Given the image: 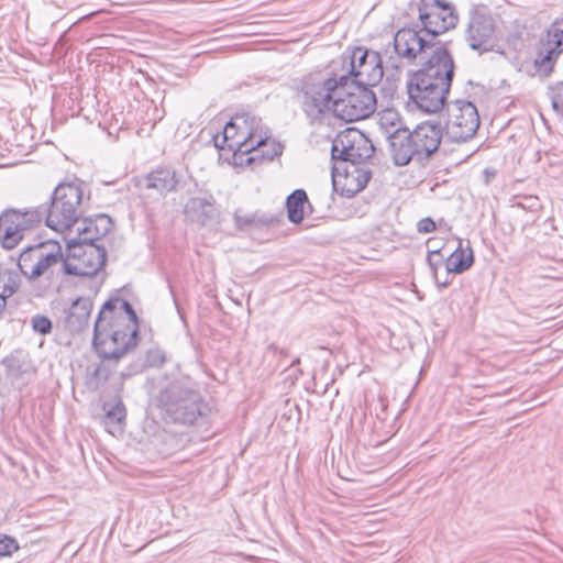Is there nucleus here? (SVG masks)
<instances>
[{"instance_id": "f257e3e1", "label": "nucleus", "mask_w": 563, "mask_h": 563, "mask_svg": "<svg viewBox=\"0 0 563 563\" xmlns=\"http://www.w3.org/2000/svg\"><path fill=\"white\" fill-rule=\"evenodd\" d=\"M114 301H106L98 313L93 327L92 349L101 361L118 363L128 352L137 345V327L121 325V316H111L108 311Z\"/></svg>"}, {"instance_id": "f03ea898", "label": "nucleus", "mask_w": 563, "mask_h": 563, "mask_svg": "<svg viewBox=\"0 0 563 563\" xmlns=\"http://www.w3.org/2000/svg\"><path fill=\"white\" fill-rule=\"evenodd\" d=\"M336 89L338 74L313 71L296 81V99L311 125L334 114Z\"/></svg>"}, {"instance_id": "7ed1b4c3", "label": "nucleus", "mask_w": 563, "mask_h": 563, "mask_svg": "<svg viewBox=\"0 0 563 563\" xmlns=\"http://www.w3.org/2000/svg\"><path fill=\"white\" fill-rule=\"evenodd\" d=\"M157 402L165 419L179 424L203 423L210 411L200 393L180 382H173L161 390Z\"/></svg>"}, {"instance_id": "20e7f679", "label": "nucleus", "mask_w": 563, "mask_h": 563, "mask_svg": "<svg viewBox=\"0 0 563 563\" xmlns=\"http://www.w3.org/2000/svg\"><path fill=\"white\" fill-rule=\"evenodd\" d=\"M82 187L78 181L59 183L52 192L48 206H40L42 221L57 231L71 232V228L82 218Z\"/></svg>"}, {"instance_id": "39448f33", "label": "nucleus", "mask_w": 563, "mask_h": 563, "mask_svg": "<svg viewBox=\"0 0 563 563\" xmlns=\"http://www.w3.org/2000/svg\"><path fill=\"white\" fill-rule=\"evenodd\" d=\"M372 86L352 82L347 75H338L334 115L345 122L363 120L372 115L377 99Z\"/></svg>"}, {"instance_id": "423d86ee", "label": "nucleus", "mask_w": 563, "mask_h": 563, "mask_svg": "<svg viewBox=\"0 0 563 563\" xmlns=\"http://www.w3.org/2000/svg\"><path fill=\"white\" fill-rule=\"evenodd\" d=\"M66 241V258L62 271L67 275L92 277L99 273L107 261V251L96 243Z\"/></svg>"}, {"instance_id": "0eeeda50", "label": "nucleus", "mask_w": 563, "mask_h": 563, "mask_svg": "<svg viewBox=\"0 0 563 563\" xmlns=\"http://www.w3.org/2000/svg\"><path fill=\"white\" fill-rule=\"evenodd\" d=\"M342 68L352 82L376 86L384 76L383 62L376 51L356 46L347 48L341 56Z\"/></svg>"}, {"instance_id": "6e6552de", "label": "nucleus", "mask_w": 563, "mask_h": 563, "mask_svg": "<svg viewBox=\"0 0 563 563\" xmlns=\"http://www.w3.org/2000/svg\"><path fill=\"white\" fill-rule=\"evenodd\" d=\"M417 9L421 31L433 41L454 30L460 21L456 7L446 0H418Z\"/></svg>"}, {"instance_id": "1a4fd4ad", "label": "nucleus", "mask_w": 563, "mask_h": 563, "mask_svg": "<svg viewBox=\"0 0 563 563\" xmlns=\"http://www.w3.org/2000/svg\"><path fill=\"white\" fill-rule=\"evenodd\" d=\"M42 211L36 208L20 210L8 208L0 213V243L14 249L32 230L42 223Z\"/></svg>"}, {"instance_id": "9d476101", "label": "nucleus", "mask_w": 563, "mask_h": 563, "mask_svg": "<svg viewBox=\"0 0 563 563\" xmlns=\"http://www.w3.org/2000/svg\"><path fill=\"white\" fill-rule=\"evenodd\" d=\"M374 153L372 141L354 128L345 129L332 141L331 158L334 164L365 165Z\"/></svg>"}, {"instance_id": "9b49d317", "label": "nucleus", "mask_w": 563, "mask_h": 563, "mask_svg": "<svg viewBox=\"0 0 563 563\" xmlns=\"http://www.w3.org/2000/svg\"><path fill=\"white\" fill-rule=\"evenodd\" d=\"M479 114L476 107L467 100H455L448 106L444 132L455 143L472 139L479 128Z\"/></svg>"}, {"instance_id": "f8f14e48", "label": "nucleus", "mask_w": 563, "mask_h": 563, "mask_svg": "<svg viewBox=\"0 0 563 563\" xmlns=\"http://www.w3.org/2000/svg\"><path fill=\"white\" fill-rule=\"evenodd\" d=\"M495 31L496 23L489 9L484 4H472L464 32L468 47L481 54L492 51Z\"/></svg>"}, {"instance_id": "ddd939ff", "label": "nucleus", "mask_w": 563, "mask_h": 563, "mask_svg": "<svg viewBox=\"0 0 563 563\" xmlns=\"http://www.w3.org/2000/svg\"><path fill=\"white\" fill-rule=\"evenodd\" d=\"M260 122L247 113L233 117L222 131L223 142L230 140L229 151H233L235 155L249 154L262 144L264 140L260 133Z\"/></svg>"}, {"instance_id": "4468645a", "label": "nucleus", "mask_w": 563, "mask_h": 563, "mask_svg": "<svg viewBox=\"0 0 563 563\" xmlns=\"http://www.w3.org/2000/svg\"><path fill=\"white\" fill-rule=\"evenodd\" d=\"M420 63L421 68L410 75L411 80L451 88L455 64L445 45H438L433 53Z\"/></svg>"}, {"instance_id": "2eb2a0df", "label": "nucleus", "mask_w": 563, "mask_h": 563, "mask_svg": "<svg viewBox=\"0 0 563 563\" xmlns=\"http://www.w3.org/2000/svg\"><path fill=\"white\" fill-rule=\"evenodd\" d=\"M438 45H444L440 41H433L421 31V26L402 27L394 36V49L397 56L413 63L422 62L430 56Z\"/></svg>"}, {"instance_id": "dca6fc26", "label": "nucleus", "mask_w": 563, "mask_h": 563, "mask_svg": "<svg viewBox=\"0 0 563 563\" xmlns=\"http://www.w3.org/2000/svg\"><path fill=\"white\" fill-rule=\"evenodd\" d=\"M450 89L433 82L408 80V95L418 109L426 113H437L445 104Z\"/></svg>"}, {"instance_id": "f3484780", "label": "nucleus", "mask_w": 563, "mask_h": 563, "mask_svg": "<svg viewBox=\"0 0 563 563\" xmlns=\"http://www.w3.org/2000/svg\"><path fill=\"white\" fill-rule=\"evenodd\" d=\"M332 178L334 188L342 183V195L350 198L366 187L372 170L367 165L333 164Z\"/></svg>"}, {"instance_id": "a211bd4d", "label": "nucleus", "mask_w": 563, "mask_h": 563, "mask_svg": "<svg viewBox=\"0 0 563 563\" xmlns=\"http://www.w3.org/2000/svg\"><path fill=\"white\" fill-rule=\"evenodd\" d=\"M442 140L440 124L423 122L412 131V140L416 147V162L422 163L430 159L439 150Z\"/></svg>"}, {"instance_id": "6ab92c4d", "label": "nucleus", "mask_w": 563, "mask_h": 563, "mask_svg": "<svg viewBox=\"0 0 563 563\" xmlns=\"http://www.w3.org/2000/svg\"><path fill=\"white\" fill-rule=\"evenodd\" d=\"M80 225L77 228L76 236L65 238V240H75L82 243H96V241L106 236L112 229V219L100 213L95 217L80 219Z\"/></svg>"}, {"instance_id": "aec40b11", "label": "nucleus", "mask_w": 563, "mask_h": 563, "mask_svg": "<svg viewBox=\"0 0 563 563\" xmlns=\"http://www.w3.org/2000/svg\"><path fill=\"white\" fill-rule=\"evenodd\" d=\"M411 140L412 132L407 128H397L389 134L390 154L396 165L405 166L416 161V147Z\"/></svg>"}, {"instance_id": "412c9836", "label": "nucleus", "mask_w": 563, "mask_h": 563, "mask_svg": "<svg viewBox=\"0 0 563 563\" xmlns=\"http://www.w3.org/2000/svg\"><path fill=\"white\" fill-rule=\"evenodd\" d=\"M92 307L90 298L78 297L74 300L64 320L65 328L70 333L84 331L89 324Z\"/></svg>"}, {"instance_id": "4be33fe9", "label": "nucleus", "mask_w": 563, "mask_h": 563, "mask_svg": "<svg viewBox=\"0 0 563 563\" xmlns=\"http://www.w3.org/2000/svg\"><path fill=\"white\" fill-rule=\"evenodd\" d=\"M185 214L191 222L202 227L213 222L218 217L213 197L190 198L185 206Z\"/></svg>"}, {"instance_id": "5701e85b", "label": "nucleus", "mask_w": 563, "mask_h": 563, "mask_svg": "<svg viewBox=\"0 0 563 563\" xmlns=\"http://www.w3.org/2000/svg\"><path fill=\"white\" fill-rule=\"evenodd\" d=\"M63 253L57 243L42 242L41 252L37 256L35 266H32L31 280L43 276L53 266L63 263Z\"/></svg>"}, {"instance_id": "b1692460", "label": "nucleus", "mask_w": 563, "mask_h": 563, "mask_svg": "<svg viewBox=\"0 0 563 563\" xmlns=\"http://www.w3.org/2000/svg\"><path fill=\"white\" fill-rule=\"evenodd\" d=\"M176 172L168 167H159L148 173L143 179V187L166 194L176 189L178 185Z\"/></svg>"}, {"instance_id": "393cba45", "label": "nucleus", "mask_w": 563, "mask_h": 563, "mask_svg": "<svg viewBox=\"0 0 563 563\" xmlns=\"http://www.w3.org/2000/svg\"><path fill=\"white\" fill-rule=\"evenodd\" d=\"M562 53L552 45H547L544 38H540L537 47V56L533 62L534 69L541 78H548L554 70L555 63Z\"/></svg>"}, {"instance_id": "a878e982", "label": "nucleus", "mask_w": 563, "mask_h": 563, "mask_svg": "<svg viewBox=\"0 0 563 563\" xmlns=\"http://www.w3.org/2000/svg\"><path fill=\"white\" fill-rule=\"evenodd\" d=\"M474 263V254L468 245L466 250L460 245L448 258L445 263L446 275L461 274L467 271Z\"/></svg>"}, {"instance_id": "bb28decb", "label": "nucleus", "mask_w": 563, "mask_h": 563, "mask_svg": "<svg viewBox=\"0 0 563 563\" xmlns=\"http://www.w3.org/2000/svg\"><path fill=\"white\" fill-rule=\"evenodd\" d=\"M305 205L311 207L307 192L303 189H296L287 197V217L291 223L299 224L302 222L305 217Z\"/></svg>"}, {"instance_id": "cd10ccee", "label": "nucleus", "mask_w": 563, "mask_h": 563, "mask_svg": "<svg viewBox=\"0 0 563 563\" xmlns=\"http://www.w3.org/2000/svg\"><path fill=\"white\" fill-rule=\"evenodd\" d=\"M107 301H114L113 308L110 311H108L109 320L111 316H121L123 318V320L120 321L121 325L137 327V332L140 331L137 314L132 305L128 300L115 297L110 298Z\"/></svg>"}, {"instance_id": "c85d7f7f", "label": "nucleus", "mask_w": 563, "mask_h": 563, "mask_svg": "<svg viewBox=\"0 0 563 563\" xmlns=\"http://www.w3.org/2000/svg\"><path fill=\"white\" fill-rule=\"evenodd\" d=\"M42 242L26 246L20 254L18 260V266L23 276L31 279L32 266H35L37 256L41 252Z\"/></svg>"}, {"instance_id": "c756f323", "label": "nucleus", "mask_w": 563, "mask_h": 563, "mask_svg": "<svg viewBox=\"0 0 563 563\" xmlns=\"http://www.w3.org/2000/svg\"><path fill=\"white\" fill-rule=\"evenodd\" d=\"M104 423L107 426L114 424L120 427L126 417V409L121 398L114 399L113 402H104Z\"/></svg>"}, {"instance_id": "7c9ffc66", "label": "nucleus", "mask_w": 563, "mask_h": 563, "mask_svg": "<svg viewBox=\"0 0 563 563\" xmlns=\"http://www.w3.org/2000/svg\"><path fill=\"white\" fill-rule=\"evenodd\" d=\"M264 142L256 146L253 152L258 155L251 156L247 158V163L255 161L257 157L264 158L266 161H273L276 156L282 155L283 147L279 143L275 141H271L267 136H263Z\"/></svg>"}, {"instance_id": "2f4dec72", "label": "nucleus", "mask_w": 563, "mask_h": 563, "mask_svg": "<svg viewBox=\"0 0 563 563\" xmlns=\"http://www.w3.org/2000/svg\"><path fill=\"white\" fill-rule=\"evenodd\" d=\"M378 125L387 137L397 128H402L400 115L395 109H385L379 112Z\"/></svg>"}, {"instance_id": "473e14b6", "label": "nucleus", "mask_w": 563, "mask_h": 563, "mask_svg": "<svg viewBox=\"0 0 563 563\" xmlns=\"http://www.w3.org/2000/svg\"><path fill=\"white\" fill-rule=\"evenodd\" d=\"M542 38L545 40L547 45H552L554 48L563 53V20H555L547 30Z\"/></svg>"}, {"instance_id": "72a5a7b5", "label": "nucleus", "mask_w": 563, "mask_h": 563, "mask_svg": "<svg viewBox=\"0 0 563 563\" xmlns=\"http://www.w3.org/2000/svg\"><path fill=\"white\" fill-rule=\"evenodd\" d=\"M20 287L19 277L12 273L0 274V294L9 298L18 291Z\"/></svg>"}, {"instance_id": "f704fd0d", "label": "nucleus", "mask_w": 563, "mask_h": 563, "mask_svg": "<svg viewBox=\"0 0 563 563\" xmlns=\"http://www.w3.org/2000/svg\"><path fill=\"white\" fill-rule=\"evenodd\" d=\"M31 325L34 332L46 335L53 330V323L51 319L43 314H35L31 320Z\"/></svg>"}, {"instance_id": "c9c22d12", "label": "nucleus", "mask_w": 563, "mask_h": 563, "mask_svg": "<svg viewBox=\"0 0 563 563\" xmlns=\"http://www.w3.org/2000/svg\"><path fill=\"white\" fill-rule=\"evenodd\" d=\"M233 218L239 230H245L256 223H265V221L258 220L255 213L241 214L240 210L234 212Z\"/></svg>"}, {"instance_id": "e433bc0d", "label": "nucleus", "mask_w": 563, "mask_h": 563, "mask_svg": "<svg viewBox=\"0 0 563 563\" xmlns=\"http://www.w3.org/2000/svg\"><path fill=\"white\" fill-rule=\"evenodd\" d=\"M165 362L166 353L163 350L156 347L147 351L145 356V363L147 366L161 367L165 364Z\"/></svg>"}, {"instance_id": "4c0bfd02", "label": "nucleus", "mask_w": 563, "mask_h": 563, "mask_svg": "<svg viewBox=\"0 0 563 563\" xmlns=\"http://www.w3.org/2000/svg\"><path fill=\"white\" fill-rule=\"evenodd\" d=\"M18 549L19 544L15 539L0 533V558L10 556Z\"/></svg>"}, {"instance_id": "58836bf2", "label": "nucleus", "mask_w": 563, "mask_h": 563, "mask_svg": "<svg viewBox=\"0 0 563 563\" xmlns=\"http://www.w3.org/2000/svg\"><path fill=\"white\" fill-rule=\"evenodd\" d=\"M106 362L107 361H102L98 364L91 373V378L97 382V385L99 383H106L112 374V369L106 364Z\"/></svg>"}, {"instance_id": "ea45409f", "label": "nucleus", "mask_w": 563, "mask_h": 563, "mask_svg": "<svg viewBox=\"0 0 563 563\" xmlns=\"http://www.w3.org/2000/svg\"><path fill=\"white\" fill-rule=\"evenodd\" d=\"M549 99L551 100L552 108L563 117V91H556V84L550 86L547 92Z\"/></svg>"}, {"instance_id": "a19ab883", "label": "nucleus", "mask_w": 563, "mask_h": 563, "mask_svg": "<svg viewBox=\"0 0 563 563\" xmlns=\"http://www.w3.org/2000/svg\"><path fill=\"white\" fill-rule=\"evenodd\" d=\"M440 255V250L430 251L427 256L428 265L432 272L433 278H438V268L442 265V261H435L434 256Z\"/></svg>"}, {"instance_id": "79ce46f5", "label": "nucleus", "mask_w": 563, "mask_h": 563, "mask_svg": "<svg viewBox=\"0 0 563 563\" xmlns=\"http://www.w3.org/2000/svg\"><path fill=\"white\" fill-rule=\"evenodd\" d=\"M437 229L435 222L433 219L427 217L421 219L417 224V230L419 233H430Z\"/></svg>"}, {"instance_id": "37998d69", "label": "nucleus", "mask_w": 563, "mask_h": 563, "mask_svg": "<svg viewBox=\"0 0 563 563\" xmlns=\"http://www.w3.org/2000/svg\"><path fill=\"white\" fill-rule=\"evenodd\" d=\"M213 143L217 148L222 150V151H225V150L229 151L230 140H225L223 142L222 133L214 135Z\"/></svg>"}, {"instance_id": "c03bdc74", "label": "nucleus", "mask_w": 563, "mask_h": 563, "mask_svg": "<svg viewBox=\"0 0 563 563\" xmlns=\"http://www.w3.org/2000/svg\"><path fill=\"white\" fill-rule=\"evenodd\" d=\"M434 280L439 288H446L452 283L451 275L450 276L446 275V277H444V280H440L439 277Z\"/></svg>"}, {"instance_id": "a18cd8bd", "label": "nucleus", "mask_w": 563, "mask_h": 563, "mask_svg": "<svg viewBox=\"0 0 563 563\" xmlns=\"http://www.w3.org/2000/svg\"><path fill=\"white\" fill-rule=\"evenodd\" d=\"M556 91L562 93L563 91V80L556 82Z\"/></svg>"}, {"instance_id": "49530a36", "label": "nucleus", "mask_w": 563, "mask_h": 563, "mask_svg": "<svg viewBox=\"0 0 563 563\" xmlns=\"http://www.w3.org/2000/svg\"><path fill=\"white\" fill-rule=\"evenodd\" d=\"M269 350H273V351L277 352L278 347L275 344H271L269 345Z\"/></svg>"}, {"instance_id": "de8ad7c7", "label": "nucleus", "mask_w": 563, "mask_h": 563, "mask_svg": "<svg viewBox=\"0 0 563 563\" xmlns=\"http://www.w3.org/2000/svg\"><path fill=\"white\" fill-rule=\"evenodd\" d=\"M300 360L297 357L292 363H291V366H294L295 364H299Z\"/></svg>"}, {"instance_id": "09e8293b", "label": "nucleus", "mask_w": 563, "mask_h": 563, "mask_svg": "<svg viewBox=\"0 0 563 563\" xmlns=\"http://www.w3.org/2000/svg\"><path fill=\"white\" fill-rule=\"evenodd\" d=\"M279 353L283 355H287V352L285 350H280Z\"/></svg>"}]
</instances>
